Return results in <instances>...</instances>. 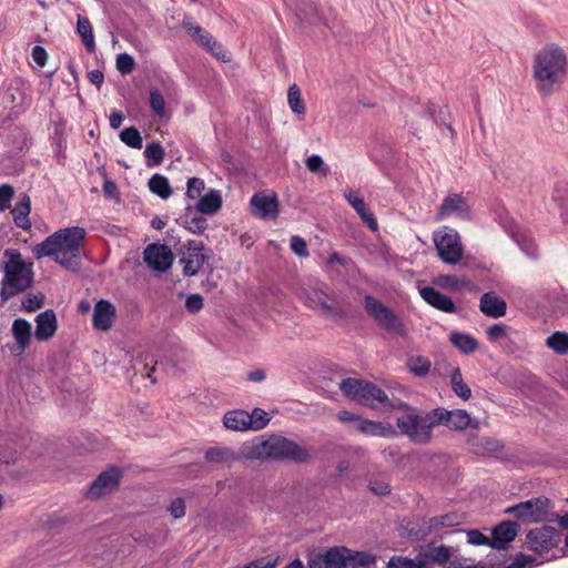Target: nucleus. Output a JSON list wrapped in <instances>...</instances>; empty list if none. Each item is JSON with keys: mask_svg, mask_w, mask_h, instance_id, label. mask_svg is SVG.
<instances>
[{"mask_svg": "<svg viewBox=\"0 0 568 568\" xmlns=\"http://www.w3.org/2000/svg\"><path fill=\"white\" fill-rule=\"evenodd\" d=\"M87 232L83 227L60 229L32 248L36 258L51 257L62 267L77 272L81 267V250Z\"/></svg>", "mask_w": 568, "mask_h": 568, "instance_id": "nucleus-1", "label": "nucleus"}, {"mask_svg": "<svg viewBox=\"0 0 568 568\" xmlns=\"http://www.w3.org/2000/svg\"><path fill=\"white\" fill-rule=\"evenodd\" d=\"M239 458L246 460L286 459L297 464L307 463L311 458L308 450L297 443L272 435L265 439L254 438L240 447Z\"/></svg>", "mask_w": 568, "mask_h": 568, "instance_id": "nucleus-2", "label": "nucleus"}, {"mask_svg": "<svg viewBox=\"0 0 568 568\" xmlns=\"http://www.w3.org/2000/svg\"><path fill=\"white\" fill-rule=\"evenodd\" d=\"M568 57L562 47L547 43L538 50L532 60V77L537 91L550 95L555 85L561 83L567 73Z\"/></svg>", "mask_w": 568, "mask_h": 568, "instance_id": "nucleus-3", "label": "nucleus"}, {"mask_svg": "<svg viewBox=\"0 0 568 568\" xmlns=\"http://www.w3.org/2000/svg\"><path fill=\"white\" fill-rule=\"evenodd\" d=\"M397 410L402 415L396 418L399 433L415 444L426 445L432 440L433 428L436 426L434 409L423 412L406 403L396 402Z\"/></svg>", "mask_w": 568, "mask_h": 568, "instance_id": "nucleus-4", "label": "nucleus"}, {"mask_svg": "<svg viewBox=\"0 0 568 568\" xmlns=\"http://www.w3.org/2000/svg\"><path fill=\"white\" fill-rule=\"evenodd\" d=\"M8 257L3 266L0 297L7 302L11 297L27 291L33 283L32 264L26 263L17 250H6Z\"/></svg>", "mask_w": 568, "mask_h": 568, "instance_id": "nucleus-5", "label": "nucleus"}, {"mask_svg": "<svg viewBox=\"0 0 568 568\" xmlns=\"http://www.w3.org/2000/svg\"><path fill=\"white\" fill-rule=\"evenodd\" d=\"M505 514L514 516L526 524L552 521L555 514L550 500L546 497L531 498L505 509Z\"/></svg>", "mask_w": 568, "mask_h": 568, "instance_id": "nucleus-6", "label": "nucleus"}, {"mask_svg": "<svg viewBox=\"0 0 568 568\" xmlns=\"http://www.w3.org/2000/svg\"><path fill=\"white\" fill-rule=\"evenodd\" d=\"M367 314L386 332L398 336L406 335V326L398 315L372 295L364 297Z\"/></svg>", "mask_w": 568, "mask_h": 568, "instance_id": "nucleus-7", "label": "nucleus"}, {"mask_svg": "<svg viewBox=\"0 0 568 568\" xmlns=\"http://www.w3.org/2000/svg\"><path fill=\"white\" fill-rule=\"evenodd\" d=\"M433 241L437 254L444 263L450 265L459 263L463 257L464 247L457 231L443 227L434 232Z\"/></svg>", "mask_w": 568, "mask_h": 568, "instance_id": "nucleus-8", "label": "nucleus"}, {"mask_svg": "<svg viewBox=\"0 0 568 568\" xmlns=\"http://www.w3.org/2000/svg\"><path fill=\"white\" fill-rule=\"evenodd\" d=\"M301 298L304 303L317 311L322 316L331 320L344 317L345 312L335 297L329 296L327 292L310 287L302 292Z\"/></svg>", "mask_w": 568, "mask_h": 568, "instance_id": "nucleus-9", "label": "nucleus"}, {"mask_svg": "<svg viewBox=\"0 0 568 568\" xmlns=\"http://www.w3.org/2000/svg\"><path fill=\"white\" fill-rule=\"evenodd\" d=\"M559 541L558 531L549 526L531 529L526 536L527 547L539 555L556 548Z\"/></svg>", "mask_w": 568, "mask_h": 568, "instance_id": "nucleus-10", "label": "nucleus"}, {"mask_svg": "<svg viewBox=\"0 0 568 568\" xmlns=\"http://www.w3.org/2000/svg\"><path fill=\"white\" fill-rule=\"evenodd\" d=\"M209 256L204 253V246L201 242L190 241L184 245L180 263L183 265V273L186 276L197 274Z\"/></svg>", "mask_w": 568, "mask_h": 568, "instance_id": "nucleus-11", "label": "nucleus"}, {"mask_svg": "<svg viewBox=\"0 0 568 568\" xmlns=\"http://www.w3.org/2000/svg\"><path fill=\"white\" fill-rule=\"evenodd\" d=\"M455 549L445 545H429L422 549L415 557L417 568H434L443 566L454 556Z\"/></svg>", "mask_w": 568, "mask_h": 568, "instance_id": "nucleus-12", "label": "nucleus"}, {"mask_svg": "<svg viewBox=\"0 0 568 568\" xmlns=\"http://www.w3.org/2000/svg\"><path fill=\"white\" fill-rule=\"evenodd\" d=\"M143 260L150 268L165 272L172 266L174 256L165 244L153 243L144 248Z\"/></svg>", "mask_w": 568, "mask_h": 568, "instance_id": "nucleus-13", "label": "nucleus"}, {"mask_svg": "<svg viewBox=\"0 0 568 568\" xmlns=\"http://www.w3.org/2000/svg\"><path fill=\"white\" fill-rule=\"evenodd\" d=\"M449 216H456L460 220L470 217L468 203L463 195L458 193L447 195L438 207L435 220L443 221Z\"/></svg>", "mask_w": 568, "mask_h": 568, "instance_id": "nucleus-14", "label": "nucleus"}, {"mask_svg": "<svg viewBox=\"0 0 568 568\" xmlns=\"http://www.w3.org/2000/svg\"><path fill=\"white\" fill-rule=\"evenodd\" d=\"M436 425L445 424L449 428L463 430L467 427L478 428V420H473L469 414L463 409L446 410L444 408L434 409Z\"/></svg>", "mask_w": 568, "mask_h": 568, "instance_id": "nucleus-15", "label": "nucleus"}, {"mask_svg": "<svg viewBox=\"0 0 568 568\" xmlns=\"http://www.w3.org/2000/svg\"><path fill=\"white\" fill-rule=\"evenodd\" d=\"M348 548L336 546L308 560V568H347Z\"/></svg>", "mask_w": 568, "mask_h": 568, "instance_id": "nucleus-16", "label": "nucleus"}, {"mask_svg": "<svg viewBox=\"0 0 568 568\" xmlns=\"http://www.w3.org/2000/svg\"><path fill=\"white\" fill-rule=\"evenodd\" d=\"M121 471L116 468H111L98 476V478L90 485L87 496L91 499H99L114 491L120 483Z\"/></svg>", "mask_w": 568, "mask_h": 568, "instance_id": "nucleus-17", "label": "nucleus"}, {"mask_svg": "<svg viewBox=\"0 0 568 568\" xmlns=\"http://www.w3.org/2000/svg\"><path fill=\"white\" fill-rule=\"evenodd\" d=\"M356 402L372 408H396L395 402L389 400L386 393L376 385L366 382L358 393Z\"/></svg>", "mask_w": 568, "mask_h": 568, "instance_id": "nucleus-18", "label": "nucleus"}, {"mask_svg": "<svg viewBox=\"0 0 568 568\" xmlns=\"http://www.w3.org/2000/svg\"><path fill=\"white\" fill-rule=\"evenodd\" d=\"M344 197L348 204L356 211L362 221L372 230L377 231L378 224L369 207L366 205L364 199L357 191L352 189L344 191Z\"/></svg>", "mask_w": 568, "mask_h": 568, "instance_id": "nucleus-19", "label": "nucleus"}, {"mask_svg": "<svg viewBox=\"0 0 568 568\" xmlns=\"http://www.w3.org/2000/svg\"><path fill=\"white\" fill-rule=\"evenodd\" d=\"M252 213L260 219L277 216V199L274 195L254 194L251 199Z\"/></svg>", "mask_w": 568, "mask_h": 568, "instance_id": "nucleus-20", "label": "nucleus"}, {"mask_svg": "<svg viewBox=\"0 0 568 568\" xmlns=\"http://www.w3.org/2000/svg\"><path fill=\"white\" fill-rule=\"evenodd\" d=\"M115 317V307L106 300H100L93 310V326L100 331H109Z\"/></svg>", "mask_w": 568, "mask_h": 568, "instance_id": "nucleus-21", "label": "nucleus"}, {"mask_svg": "<svg viewBox=\"0 0 568 568\" xmlns=\"http://www.w3.org/2000/svg\"><path fill=\"white\" fill-rule=\"evenodd\" d=\"M517 524L514 521H501L493 529V538L490 547L496 549H505L517 536Z\"/></svg>", "mask_w": 568, "mask_h": 568, "instance_id": "nucleus-22", "label": "nucleus"}, {"mask_svg": "<svg viewBox=\"0 0 568 568\" xmlns=\"http://www.w3.org/2000/svg\"><path fill=\"white\" fill-rule=\"evenodd\" d=\"M34 336L38 341H48L57 332V316L52 310H47L36 317Z\"/></svg>", "mask_w": 568, "mask_h": 568, "instance_id": "nucleus-23", "label": "nucleus"}, {"mask_svg": "<svg viewBox=\"0 0 568 568\" xmlns=\"http://www.w3.org/2000/svg\"><path fill=\"white\" fill-rule=\"evenodd\" d=\"M420 296L423 300L432 305L433 307L446 312L454 313L456 311V306L450 297L445 294H442L437 290L430 286H426L419 290Z\"/></svg>", "mask_w": 568, "mask_h": 568, "instance_id": "nucleus-24", "label": "nucleus"}, {"mask_svg": "<svg viewBox=\"0 0 568 568\" xmlns=\"http://www.w3.org/2000/svg\"><path fill=\"white\" fill-rule=\"evenodd\" d=\"M480 311L491 318H499L506 314V302L495 293L488 292L480 297Z\"/></svg>", "mask_w": 568, "mask_h": 568, "instance_id": "nucleus-25", "label": "nucleus"}, {"mask_svg": "<svg viewBox=\"0 0 568 568\" xmlns=\"http://www.w3.org/2000/svg\"><path fill=\"white\" fill-rule=\"evenodd\" d=\"M182 27L190 34V37L196 41L203 48H211L216 45L221 50V43L216 42L214 38L202 29L201 26L194 23L191 18L185 17L182 21Z\"/></svg>", "mask_w": 568, "mask_h": 568, "instance_id": "nucleus-26", "label": "nucleus"}, {"mask_svg": "<svg viewBox=\"0 0 568 568\" xmlns=\"http://www.w3.org/2000/svg\"><path fill=\"white\" fill-rule=\"evenodd\" d=\"M358 433L365 436L393 437L396 434V430L388 423L384 424L361 417Z\"/></svg>", "mask_w": 568, "mask_h": 568, "instance_id": "nucleus-27", "label": "nucleus"}, {"mask_svg": "<svg viewBox=\"0 0 568 568\" xmlns=\"http://www.w3.org/2000/svg\"><path fill=\"white\" fill-rule=\"evenodd\" d=\"M30 212L31 200L27 194H23L11 211L14 224L22 230H29L31 227Z\"/></svg>", "mask_w": 568, "mask_h": 568, "instance_id": "nucleus-28", "label": "nucleus"}, {"mask_svg": "<svg viewBox=\"0 0 568 568\" xmlns=\"http://www.w3.org/2000/svg\"><path fill=\"white\" fill-rule=\"evenodd\" d=\"M250 422L248 413L240 409L227 412L223 417L224 426L235 432L250 430Z\"/></svg>", "mask_w": 568, "mask_h": 568, "instance_id": "nucleus-29", "label": "nucleus"}, {"mask_svg": "<svg viewBox=\"0 0 568 568\" xmlns=\"http://www.w3.org/2000/svg\"><path fill=\"white\" fill-rule=\"evenodd\" d=\"M12 334L20 352H23L30 344L31 324L23 318L14 320L12 324Z\"/></svg>", "mask_w": 568, "mask_h": 568, "instance_id": "nucleus-30", "label": "nucleus"}, {"mask_svg": "<svg viewBox=\"0 0 568 568\" xmlns=\"http://www.w3.org/2000/svg\"><path fill=\"white\" fill-rule=\"evenodd\" d=\"M77 32L80 36L82 43L87 48V50L91 53L94 52L95 51V41H94L93 29H92L90 20L87 17L78 14Z\"/></svg>", "mask_w": 568, "mask_h": 568, "instance_id": "nucleus-31", "label": "nucleus"}, {"mask_svg": "<svg viewBox=\"0 0 568 568\" xmlns=\"http://www.w3.org/2000/svg\"><path fill=\"white\" fill-rule=\"evenodd\" d=\"M221 206L222 196L216 190H211L209 193L201 196L196 203V210L203 214H214Z\"/></svg>", "mask_w": 568, "mask_h": 568, "instance_id": "nucleus-32", "label": "nucleus"}, {"mask_svg": "<svg viewBox=\"0 0 568 568\" xmlns=\"http://www.w3.org/2000/svg\"><path fill=\"white\" fill-rule=\"evenodd\" d=\"M463 523V516L458 513H449L443 516L432 517L428 520V529L435 531L439 528H453Z\"/></svg>", "mask_w": 568, "mask_h": 568, "instance_id": "nucleus-33", "label": "nucleus"}, {"mask_svg": "<svg viewBox=\"0 0 568 568\" xmlns=\"http://www.w3.org/2000/svg\"><path fill=\"white\" fill-rule=\"evenodd\" d=\"M449 341L464 354L474 353L478 348L477 339L469 334L453 332Z\"/></svg>", "mask_w": 568, "mask_h": 568, "instance_id": "nucleus-34", "label": "nucleus"}, {"mask_svg": "<svg viewBox=\"0 0 568 568\" xmlns=\"http://www.w3.org/2000/svg\"><path fill=\"white\" fill-rule=\"evenodd\" d=\"M450 385L453 392L464 400L471 396L469 386L464 382L459 367H454L450 373Z\"/></svg>", "mask_w": 568, "mask_h": 568, "instance_id": "nucleus-35", "label": "nucleus"}, {"mask_svg": "<svg viewBox=\"0 0 568 568\" xmlns=\"http://www.w3.org/2000/svg\"><path fill=\"white\" fill-rule=\"evenodd\" d=\"M149 189L152 193L159 195L161 199L166 200L172 194L169 180L161 174H154L149 180Z\"/></svg>", "mask_w": 568, "mask_h": 568, "instance_id": "nucleus-36", "label": "nucleus"}, {"mask_svg": "<svg viewBox=\"0 0 568 568\" xmlns=\"http://www.w3.org/2000/svg\"><path fill=\"white\" fill-rule=\"evenodd\" d=\"M347 568L369 567L376 562V557L366 551H353L348 549Z\"/></svg>", "mask_w": 568, "mask_h": 568, "instance_id": "nucleus-37", "label": "nucleus"}, {"mask_svg": "<svg viewBox=\"0 0 568 568\" xmlns=\"http://www.w3.org/2000/svg\"><path fill=\"white\" fill-rule=\"evenodd\" d=\"M205 459L210 463H231L236 459L234 453L229 448L213 447L206 450Z\"/></svg>", "mask_w": 568, "mask_h": 568, "instance_id": "nucleus-38", "label": "nucleus"}, {"mask_svg": "<svg viewBox=\"0 0 568 568\" xmlns=\"http://www.w3.org/2000/svg\"><path fill=\"white\" fill-rule=\"evenodd\" d=\"M365 383L366 382L362 379L344 378L339 384V388L346 397L356 402V398H358V393L363 390Z\"/></svg>", "mask_w": 568, "mask_h": 568, "instance_id": "nucleus-39", "label": "nucleus"}, {"mask_svg": "<svg viewBox=\"0 0 568 568\" xmlns=\"http://www.w3.org/2000/svg\"><path fill=\"white\" fill-rule=\"evenodd\" d=\"M288 105L295 114H304L305 103L301 95V90L296 84H292L287 92Z\"/></svg>", "mask_w": 568, "mask_h": 568, "instance_id": "nucleus-40", "label": "nucleus"}, {"mask_svg": "<svg viewBox=\"0 0 568 568\" xmlns=\"http://www.w3.org/2000/svg\"><path fill=\"white\" fill-rule=\"evenodd\" d=\"M546 344L556 353L566 354L568 353V334L556 332L547 338Z\"/></svg>", "mask_w": 568, "mask_h": 568, "instance_id": "nucleus-41", "label": "nucleus"}, {"mask_svg": "<svg viewBox=\"0 0 568 568\" xmlns=\"http://www.w3.org/2000/svg\"><path fill=\"white\" fill-rule=\"evenodd\" d=\"M120 139L124 144H126L130 148H133V149L142 148V143H143L142 136H141L140 132L138 131V129H135L134 126L125 128L120 133Z\"/></svg>", "mask_w": 568, "mask_h": 568, "instance_id": "nucleus-42", "label": "nucleus"}, {"mask_svg": "<svg viewBox=\"0 0 568 568\" xmlns=\"http://www.w3.org/2000/svg\"><path fill=\"white\" fill-rule=\"evenodd\" d=\"M144 156L148 160L149 166L159 165L162 163L164 158V150L159 143L148 144L144 150Z\"/></svg>", "mask_w": 568, "mask_h": 568, "instance_id": "nucleus-43", "label": "nucleus"}, {"mask_svg": "<svg viewBox=\"0 0 568 568\" xmlns=\"http://www.w3.org/2000/svg\"><path fill=\"white\" fill-rule=\"evenodd\" d=\"M250 429L251 430H261L267 426L271 420L268 414L262 408H254L251 414H248Z\"/></svg>", "mask_w": 568, "mask_h": 568, "instance_id": "nucleus-44", "label": "nucleus"}, {"mask_svg": "<svg viewBox=\"0 0 568 568\" xmlns=\"http://www.w3.org/2000/svg\"><path fill=\"white\" fill-rule=\"evenodd\" d=\"M408 367L415 376L424 377L430 369V362L422 356H417L408 361Z\"/></svg>", "mask_w": 568, "mask_h": 568, "instance_id": "nucleus-45", "label": "nucleus"}, {"mask_svg": "<svg viewBox=\"0 0 568 568\" xmlns=\"http://www.w3.org/2000/svg\"><path fill=\"white\" fill-rule=\"evenodd\" d=\"M440 284L445 287L453 290L470 288L471 282L465 277H457L455 275H445L440 277Z\"/></svg>", "mask_w": 568, "mask_h": 568, "instance_id": "nucleus-46", "label": "nucleus"}, {"mask_svg": "<svg viewBox=\"0 0 568 568\" xmlns=\"http://www.w3.org/2000/svg\"><path fill=\"white\" fill-rule=\"evenodd\" d=\"M305 165L307 170L311 171L312 173H321L324 176L329 174L328 166L325 165L323 159L317 154L308 156L305 160Z\"/></svg>", "mask_w": 568, "mask_h": 568, "instance_id": "nucleus-47", "label": "nucleus"}, {"mask_svg": "<svg viewBox=\"0 0 568 568\" xmlns=\"http://www.w3.org/2000/svg\"><path fill=\"white\" fill-rule=\"evenodd\" d=\"M116 69L121 74H129L133 71L135 61L129 53H120L116 57Z\"/></svg>", "mask_w": 568, "mask_h": 568, "instance_id": "nucleus-48", "label": "nucleus"}, {"mask_svg": "<svg viewBox=\"0 0 568 568\" xmlns=\"http://www.w3.org/2000/svg\"><path fill=\"white\" fill-rule=\"evenodd\" d=\"M186 196L190 199H200L201 193L205 189V183L200 178H191L187 181Z\"/></svg>", "mask_w": 568, "mask_h": 568, "instance_id": "nucleus-49", "label": "nucleus"}, {"mask_svg": "<svg viewBox=\"0 0 568 568\" xmlns=\"http://www.w3.org/2000/svg\"><path fill=\"white\" fill-rule=\"evenodd\" d=\"M43 301L42 294H28L22 301V308L27 312H34L42 307Z\"/></svg>", "mask_w": 568, "mask_h": 568, "instance_id": "nucleus-50", "label": "nucleus"}, {"mask_svg": "<svg viewBox=\"0 0 568 568\" xmlns=\"http://www.w3.org/2000/svg\"><path fill=\"white\" fill-rule=\"evenodd\" d=\"M507 329L508 327L503 323L494 324L487 328V337L493 343L499 342L507 336Z\"/></svg>", "mask_w": 568, "mask_h": 568, "instance_id": "nucleus-51", "label": "nucleus"}, {"mask_svg": "<svg viewBox=\"0 0 568 568\" xmlns=\"http://www.w3.org/2000/svg\"><path fill=\"white\" fill-rule=\"evenodd\" d=\"M501 224L504 229L510 233L511 237L521 246V248L526 251L527 254L534 255V251H529V248L524 247V242L526 240H523V242L519 240V227L511 219H507L505 222H501Z\"/></svg>", "mask_w": 568, "mask_h": 568, "instance_id": "nucleus-52", "label": "nucleus"}, {"mask_svg": "<svg viewBox=\"0 0 568 568\" xmlns=\"http://www.w3.org/2000/svg\"><path fill=\"white\" fill-rule=\"evenodd\" d=\"M13 195L14 190L10 184L0 185V212H3L10 207Z\"/></svg>", "mask_w": 568, "mask_h": 568, "instance_id": "nucleus-53", "label": "nucleus"}, {"mask_svg": "<svg viewBox=\"0 0 568 568\" xmlns=\"http://www.w3.org/2000/svg\"><path fill=\"white\" fill-rule=\"evenodd\" d=\"M168 511L174 519H181L185 516V501L181 497L171 500Z\"/></svg>", "mask_w": 568, "mask_h": 568, "instance_id": "nucleus-54", "label": "nucleus"}, {"mask_svg": "<svg viewBox=\"0 0 568 568\" xmlns=\"http://www.w3.org/2000/svg\"><path fill=\"white\" fill-rule=\"evenodd\" d=\"M290 246L300 257H307L310 255L305 240L298 235L292 236Z\"/></svg>", "mask_w": 568, "mask_h": 568, "instance_id": "nucleus-55", "label": "nucleus"}, {"mask_svg": "<svg viewBox=\"0 0 568 568\" xmlns=\"http://www.w3.org/2000/svg\"><path fill=\"white\" fill-rule=\"evenodd\" d=\"M387 568H417V564L415 558L410 559L404 556H395L389 559Z\"/></svg>", "mask_w": 568, "mask_h": 568, "instance_id": "nucleus-56", "label": "nucleus"}, {"mask_svg": "<svg viewBox=\"0 0 568 568\" xmlns=\"http://www.w3.org/2000/svg\"><path fill=\"white\" fill-rule=\"evenodd\" d=\"M538 565L535 557L525 554H518L509 568H531Z\"/></svg>", "mask_w": 568, "mask_h": 568, "instance_id": "nucleus-57", "label": "nucleus"}, {"mask_svg": "<svg viewBox=\"0 0 568 568\" xmlns=\"http://www.w3.org/2000/svg\"><path fill=\"white\" fill-rule=\"evenodd\" d=\"M150 106L160 116L164 114L165 101L159 91H152L150 93Z\"/></svg>", "mask_w": 568, "mask_h": 568, "instance_id": "nucleus-58", "label": "nucleus"}, {"mask_svg": "<svg viewBox=\"0 0 568 568\" xmlns=\"http://www.w3.org/2000/svg\"><path fill=\"white\" fill-rule=\"evenodd\" d=\"M467 541L468 544L475 546L488 545L490 546V539L481 534L479 530H468L467 531Z\"/></svg>", "mask_w": 568, "mask_h": 568, "instance_id": "nucleus-59", "label": "nucleus"}, {"mask_svg": "<svg viewBox=\"0 0 568 568\" xmlns=\"http://www.w3.org/2000/svg\"><path fill=\"white\" fill-rule=\"evenodd\" d=\"M185 307L191 313H197L203 307V297L200 294H191L186 297Z\"/></svg>", "mask_w": 568, "mask_h": 568, "instance_id": "nucleus-60", "label": "nucleus"}, {"mask_svg": "<svg viewBox=\"0 0 568 568\" xmlns=\"http://www.w3.org/2000/svg\"><path fill=\"white\" fill-rule=\"evenodd\" d=\"M369 489L372 490L373 494L377 496H385L390 493V487L388 483L379 479L371 480Z\"/></svg>", "mask_w": 568, "mask_h": 568, "instance_id": "nucleus-61", "label": "nucleus"}, {"mask_svg": "<svg viewBox=\"0 0 568 568\" xmlns=\"http://www.w3.org/2000/svg\"><path fill=\"white\" fill-rule=\"evenodd\" d=\"M32 59L39 67H44L48 59L45 49L41 45H34L32 48Z\"/></svg>", "mask_w": 568, "mask_h": 568, "instance_id": "nucleus-62", "label": "nucleus"}, {"mask_svg": "<svg viewBox=\"0 0 568 568\" xmlns=\"http://www.w3.org/2000/svg\"><path fill=\"white\" fill-rule=\"evenodd\" d=\"M337 419L343 423L347 424L348 426L352 425L354 422H359L361 416L353 414L348 410H342L337 414Z\"/></svg>", "mask_w": 568, "mask_h": 568, "instance_id": "nucleus-63", "label": "nucleus"}, {"mask_svg": "<svg viewBox=\"0 0 568 568\" xmlns=\"http://www.w3.org/2000/svg\"><path fill=\"white\" fill-rule=\"evenodd\" d=\"M123 120H124L123 114L120 111L114 110L111 112L110 118H109L110 126L112 129L116 130L121 126Z\"/></svg>", "mask_w": 568, "mask_h": 568, "instance_id": "nucleus-64", "label": "nucleus"}]
</instances>
